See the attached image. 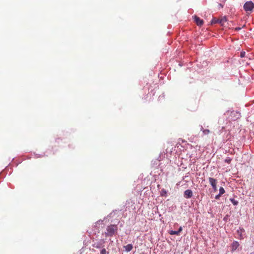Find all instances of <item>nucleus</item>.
I'll return each mask as SVG.
<instances>
[{"instance_id": "1a4fd4ad", "label": "nucleus", "mask_w": 254, "mask_h": 254, "mask_svg": "<svg viewBox=\"0 0 254 254\" xmlns=\"http://www.w3.org/2000/svg\"><path fill=\"white\" fill-rule=\"evenodd\" d=\"M125 250L127 252H130L133 248V246L131 244H128L126 246H124Z\"/></svg>"}, {"instance_id": "f8f14e48", "label": "nucleus", "mask_w": 254, "mask_h": 254, "mask_svg": "<svg viewBox=\"0 0 254 254\" xmlns=\"http://www.w3.org/2000/svg\"><path fill=\"white\" fill-rule=\"evenodd\" d=\"M169 234L171 235H179V234L178 233V231H173L171 230L169 232Z\"/></svg>"}, {"instance_id": "412c9836", "label": "nucleus", "mask_w": 254, "mask_h": 254, "mask_svg": "<svg viewBox=\"0 0 254 254\" xmlns=\"http://www.w3.org/2000/svg\"><path fill=\"white\" fill-rule=\"evenodd\" d=\"M241 29V28L238 27V28H236V30H240Z\"/></svg>"}, {"instance_id": "5701e85b", "label": "nucleus", "mask_w": 254, "mask_h": 254, "mask_svg": "<svg viewBox=\"0 0 254 254\" xmlns=\"http://www.w3.org/2000/svg\"><path fill=\"white\" fill-rule=\"evenodd\" d=\"M241 231H244V229H241Z\"/></svg>"}, {"instance_id": "2eb2a0df", "label": "nucleus", "mask_w": 254, "mask_h": 254, "mask_svg": "<svg viewBox=\"0 0 254 254\" xmlns=\"http://www.w3.org/2000/svg\"><path fill=\"white\" fill-rule=\"evenodd\" d=\"M225 191L223 188L220 187L219 189V194L222 195L225 193Z\"/></svg>"}, {"instance_id": "f03ea898", "label": "nucleus", "mask_w": 254, "mask_h": 254, "mask_svg": "<svg viewBox=\"0 0 254 254\" xmlns=\"http://www.w3.org/2000/svg\"><path fill=\"white\" fill-rule=\"evenodd\" d=\"M254 7V3L251 1L246 2L244 5V9L247 12L251 11Z\"/></svg>"}, {"instance_id": "20e7f679", "label": "nucleus", "mask_w": 254, "mask_h": 254, "mask_svg": "<svg viewBox=\"0 0 254 254\" xmlns=\"http://www.w3.org/2000/svg\"><path fill=\"white\" fill-rule=\"evenodd\" d=\"M105 243V241L104 239H101L98 242L95 243L93 245V247L97 249H100L102 248H103L104 246V244Z\"/></svg>"}, {"instance_id": "6e6552de", "label": "nucleus", "mask_w": 254, "mask_h": 254, "mask_svg": "<svg viewBox=\"0 0 254 254\" xmlns=\"http://www.w3.org/2000/svg\"><path fill=\"white\" fill-rule=\"evenodd\" d=\"M239 246V243L237 241H234L232 244V251L233 252L237 250Z\"/></svg>"}, {"instance_id": "423d86ee", "label": "nucleus", "mask_w": 254, "mask_h": 254, "mask_svg": "<svg viewBox=\"0 0 254 254\" xmlns=\"http://www.w3.org/2000/svg\"><path fill=\"white\" fill-rule=\"evenodd\" d=\"M194 19L196 23V24L199 26H202L203 24V20L200 19L197 16H194Z\"/></svg>"}, {"instance_id": "f3484780", "label": "nucleus", "mask_w": 254, "mask_h": 254, "mask_svg": "<svg viewBox=\"0 0 254 254\" xmlns=\"http://www.w3.org/2000/svg\"><path fill=\"white\" fill-rule=\"evenodd\" d=\"M245 55H246V52H242L241 53V58H243V57H245Z\"/></svg>"}, {"instance_id": "f257e3e1", "label": "nucleus", "mask_w": 254, "mask_h": 254, "mask_svg": "<svg viewBox=\"0 0 254 254\" xmlns=\"http://www.w3.org/2000/svg\"><path fill=\"white\" fill-rule=\"evenodd\" d=\"M107 232H105L106 236L112 237L118 232V226L116 225H110L106 228Z\"/></svg>"}, {"instance_id": "39448f33", "label": "nucleus", "mask_w": 254, "mask_h": 254, "mask_svg": "<svg viewBox=\"0 0 254 254\" xmlns=\"http://www.w3.org/2000/svg\"><path fill=\"white\" fill-rule=\"evenodd\" d=\"M184 196L186 198H190L192 196V191L190 190H187L184 192Z\"/></svg>"}, {"instance_id": "a211bd4d", "label": "nucleus", "mask_w": 254, "mask_h": 254, "mask_svg": "<svg viewBox=\"0 0 254 254\" xmlns=\"http://www.w3.org/2000/svg\"><path fill=\"white\" fill-rule=\"evenodd\" d=\"M221 195H222L221 194H219V193L218 195H216V196H215V198H216V199H219V198H220V197Z\"/></svg>"}, {"instance_id": "0eeeda50", "label": "nucleus", "mask_w": 254, "mask_h": 254, "mask_svg": "<svg viewBox=\"0 0 254 254\" xmlns=\"http://www.w3.org/2000/svg\"><path fill=\"white\" fill-rule=\"evenodd\" d=\"M209 182L211 186L212 187L215 186L217 185V181L216 179H214L213 178L209 177L208 179Z\"/></svg>"}, {"instance_id": "7ed1b4c3", "label": "nucleus", "mask_w": 254, "mask_h": 254, "mask_svg": "<svg viewBox=\"0 0 254 254\" xmlns=\"http://www.w3.org/2000/svg\"><path fill=\"white\" fill-rule=\"evenodd\" d=\"M227 21V19L226 17H223L220 19H217L216 18H214L212 19L211 23L212 24L215 23H219L221 25H224L225 23Z\"/></svg>"}, {"instance_id": "aec40b11", "label": "nucleus", "mask_w": 254, "mask_h": 254, "mask_svg": "<svg viewBox=\"0 0 254 254\" xmlns=\"http://www.w3.org/2000/svg\"><path fill=\"white\" fill-rule=\"evenodd\" d=\"M182 231V227H180L179 230H178V233L180 234V233Z\"/></svg>"}, {"instance_id": "4468645a", "label": "nucleus", "mask_w": 254, "mask_h": 254, "mask_svg": "<svg viewBox=\"0 0 254 254\" xmlns=\"http://www.w3.org/2000/svg\"><path fill=\"white\" fill-rule=\"evenodd\" d=\"M230 200L234 205H237L238 204V201L234 198H230Z\"/></svg>"}, {"instance_id": "9d476101", "label": "nucleus", "mask_w": 254, "mask_h": 254, "mask_svg": "<svg viewBox=\"0 0 254 254\" xmlns=\"http://www.w3.org/2000/svg\"><path fill=\"white\" fill-rule=\"evenodd\" d=\"M201 130L202 131V132H203L204 135L208 134H209L210 132V130L207 129H203L202 127H201Z\"/></svg>"}, {"instance_id": "ddd939ff", "label": "nucleus", "mask_w": 254, "mask_h": 254, "mask_svg": "<svg viewBox=\"0 0 254 254\" xmlns=\"http://www.w3.org/2000/svg\"><path fill=\"white\" fill-rule=\"evenodd\" d=\"M100 254H109V253L107 251L106 249L103 248L100 251Z\"/></svg>"}, {"instance_id": "4be33fe9", "label": "nucleus", "mask_w": 254, "mask_h": 254, "mask_svg": "<svg viewBox=\"0 0 254 254\" xmlns=\"http://www.w3.org/2000/svg\"><path fill=\"white\" fill-rule=\"evenodd\" d=\"M227 162L228 163H230V160H227Z\"/></svg>"}, {"instance_id": "6ab92c4d", "label": "nucleus", "mask_w": 254, "mask_h": 254, "mask_svg": "<svg viewBox=\"0 0 254 254\" xmlns=\"http://www.w3.org/2000/svg\"><path fill=\"white\" fill-rule=\"evenodd\" d=\"M212 188L214 191H216L217 190V188L216 186L212 187Z\"/></svg>"}, {"instance_id": "9b49d317", "label": "nucleus", "mask_w": 254, "mask_h": 254, "mask_svg": "<svg viewBox=\"0 0 254 254\" xmlns=\"http://www.w3.org/2000/svg\"><path fill=\"white\" fill-rule=\"evenodd\" d=\"M160 195L162 196H167L166 190L165 189L161 190V192H160Z\"/></svg>"}, {"instance_id": "dca6fc26", "label": "nucleus", "mask_w": 254, "mask_h": 254, "mask_svg": "<svg viewBox=\"0 0 254 254\" xmlns=\"http://www.w3.org/2000/svg\"><path fill=\"white\" fill-rule=\"evenodd\" d=\"M223 6H224L223 4H222V3H218V4L217 5V9L219 10L221 8H222L223 7Z\"/></svg>"}]
</instances>
